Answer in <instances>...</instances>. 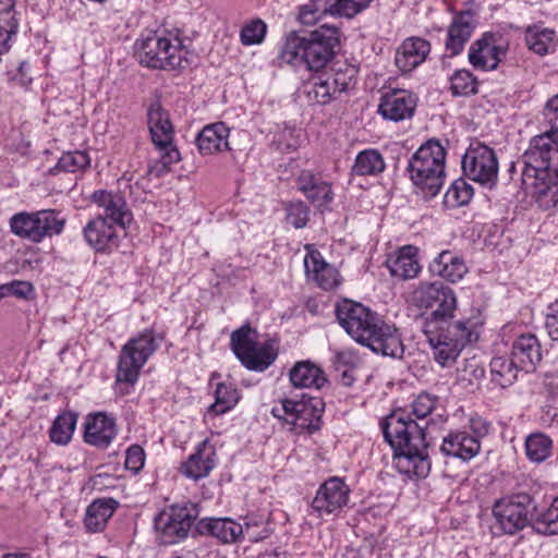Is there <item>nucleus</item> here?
I'll use <instances>...</instances> for the list:
<instances>
[{"instance_id": "nucleus-34", "label": "nucleus", "mask_w": 558, "mask_h": 558, "mask_svg": "<svg viewBox=\"0 0 558 558\" xmlns=\"http://www.w3.org/2000/svg\"><path fill=\"white\" fill-rule=\"evenodd\" d=\"M117 507L118 502L112 498H99L94 500L85 511L84 524L86 530L92 533L102 531Z\"/></svg>"}, {"instance_id": "nucleus-40", "label": "nucleus", "mask_w": 558, "mask_h": 558, "mask_svg": "<svg viewBox=\"0 0 558 558\" xmlns=\"http://www.w3.org/2000/svg\"><path fill=\"white\" fill-rule=\"evenodd\" d=\"M11 232L34 243L40 242L36 213H17L10 219Z\"/></svg>"}, {"instance_id": "nucleus-61", "label": "nucleus", "mask_w": 558, "mask_h": 558, "mask_svg": "<svg viewBox=\"0 0 558 558\" xmlns=\"http://www.w3.org/2000/svg\"><path fill=\"white\" fill-rule=\"evenodd\" d=\"M470 429L473 434L472 437H476L481 442V439L490 433L492 424L486 418L475 415L470 418Z\"/></svg>"}, {"instance_id": "nucleus-31", "label": "nucleus", "mask_w": 558, "mask_h": 558, "mask_svg": "<svg viewBox=\"0 0 558 558\" xmlns=\"http://www.w3.org/2000/svg\"><path fill=\"white\" fill-rule=\"evenodd\" d=\"M444 454L469 461L481 450V442L466 432H452L448 434L440 447Z\"/></svg>"}, {"instance_id": "nucleus-23", "label": "nucleus", "mask_w": 558, "mask_h": 558, "mask_svg": "<svg viewBox=\"0 0 558 558\" xmlns=\"http://www.w3.org/2000/svg\"><path fill=\"white\" fill-rule=\"evenodd\" d=\"M117 436V425L106 413L89 414L85 421L84 441L97 448H107Z\"/></svg>"}, {"instance_id": "nucleus-24", "label": "nucleus", "mask_w": 558, "mask_h": 558, "mask_svg": "<svg viewBox=\"0 0 558 558\" xmlns=\"http://www.w3.org/2000/svg\"><path fill=\"white\" fill-rule=\"evenodd\" d=\"M216 466V450L207 439L199 442L185 462L182 463L181 473L193 481L207 477Z\"/></svg>"}, {"instance_id": "nucleus-64", "label": "nucleus", "mask_w": 558, "mask_h": 558, "mask_svg": "<svg viewBox=\"0 0 558 558\" xmlns=\"http://www.w3.org/2000/svg\"><path fill=\"white\" fill-rule=\"evenodd\" d=\"M3 558H31L26 554H7L3 556Z\"/></svg>"}, {"instance_id": "nucleus-25", "label": "nucleus", "mask_w": 558, "mask_h": 558, "mask_svg": "<svg viewBox=\"0 0 558 558\" xmlns=\"http://www.w3.org/2000/svg\"><path fill=\"white\" fill-rule=\"evenodd\" d=\"M147 123L156 148L177 147L173 143V128L168 113L158 101L153 102L148 108Z\"/></svg>"}, {"instance_id": "nucleus-52", "label": "nucleus", "mask_w": 558, "mask_h": 558, "mask_svg": "<svg viewBox=\"0 0 558 558\" xmlns=\"http://www.w3.org/2000/svg\"><path fill=\"white\" fill-rule=\"evenodd\" d=\"M450 89L454 96H469L477 93V81L468 70H458L450 77Z\"/></svg>"}, {"instance_id": "nucleus-41", "label": "nucleus", "mask_w": 558, "mask_h": 558, "mask_svg": "<svg viewBox=\"0 0 558 558\" xmlns=\"http://www.w3.org/2000/svg\"><path fill=\"white\" fill-rule=\"evenodd\" d=\"M492 381L501 388L511 386L518 376L520 366L513 357L496 356L490 361Z\"/></svg>"}, {"instance_id": "nucleus-17", "label": "nucleus", "mask_w": 558, "mask_h": 558, "mask_svg": "<svg viewBox=\"0 0 558 558\" xmlns=\"http://www.w3.org/2000/svg\"><path fill=\"white\" fill-rule=\"evenodd\" d=\"M508 44L498 34H485L472 44L469 51L470 63L480 70H495L506 57Z\"/></svg>"}, {"instance_id": "nucleus-57", "label": "nucleus", "mask_w": 558, "mask_h": 558, "mask_svg": "<svg viewBox=\"0 0 558 558\" xmlns=\"http://www.w3.org/2000/svg\"><path fill=\"white\" fill-rule=\"evenodd\" d=\"M34 291L32 283L27 281H12L0 286V300L5 296H16L20 299H28Z\"/></svg>"}, {"instance_id": "nucleus-1", "label": "nucleus", "mask_w": 558, "mask_h": 558, "mask_svg": "<svg viewBox=\"0 0 558 558\" xmlns=\"http://www.w3.org/2000/svg\"><path fill=\"white\" fill-rule=\"evenodd\" d=\"M519 163L522 183L538 205L558 208V132L546 130L533 136Z\"/></svg>"}, {"instance_id": "nucleus-62", "label": "nucleus", "mask_w": 558, "mask_h": 558, "mask_svg": "<svg viewBox=\"0 0 558 558\" xmlns=\"http://www.w3.org/2000/svg\"><path fill=\"white\" fill-rule=\"evenodd\" d=\"M356 362L357 356L352 351L343 350L336 353L333 366L336 372H340L342 368H354Z\"/></svg>"}, {"instance_id": "nucleus-21", "label": "nucleus", "mask_w": 558, "mask_h": 558, "mask_svg": "<svg viewBox=\"0 0 558 558\" xmlns=\"http://www.w3.org/2000/svg\"><path fill=\"white\" fill-rule=\"evenodd\" d=\"M417 97L405 89H395L383 96L378 112L384 119L399 122L412 118Z\"/></svg>"}, {"instance_id": "nucleus-54", "label": "nucleus", "mask_w": 558, "mask_h": 558, "mask_svg": "<svg viewBox=\"0 0 558 558\" xmlns=\"http://www.w3.org/2000/svg\"><path fill=\"white\" fill-rule=\"evenodd\" d=\"M288 223L296 229L304 228L310 218V208L302 201L291 202L286 207Z\"/></svg>"}, {"instance_id": "nucleus-56", "label": "nucleus", "mask_w": 558, "mask_h": 558, "mask_svg": "<svg viewBox=\"0 0 558 558\" xmlns=\"http://www.w3.org/2000/svg\"><path fill=\"white\" fill-rule=\"evenodd\" d=\"M437 402V397L422 392L411 404L412 414L415 415L416 418H425L435 410Z\"/></svg>"}, {"instance_id": "nucleus-38", "label": "nucleus", "mask_w": 558, "mask_h": 558, "mask_svg": "<svg viewBox=\"0 0 558 558\" xmlns=\"http://www.w3.org/2000/svg\"><path fill=\"white\" fill-rule=\"evenodd\" d=\"M525 41L529 49L539 56L555 51L557 45L555 32L538 25L527 27Z\"/></svg>"}, {"instance_id": "nucleus-53", "label": "nucleus", "mask_w": 558, "mask_h": 558, "mask_svg": "<svg viewBox=\"0 0 558 558\" xmlns=\"http://www.w3.org/2000/svg\"><path fill=\"white\" fill-rule=\"evenodd\" d=\"M534 529L541 534H558V497L554 499L546 511L536 517Z\"/></svg>"}, {"instance_id": "nucleus-7", "label": "nucleus", "mask_w": 558, "mask_h": 558, "mask_svg": "<svg viewBox=\"0 0 558 558\" xmlns=\"http://www.w3.org/2000/svg\"><path fill=\"white\" fill-rule=\"evenodd\" d=\"M160 341L161 339L148 329L129 339L118 355L116 381L130 386L135 385L142 368L157 351Z\"/></svg>"}, {"instance_id": "nucleus-44", "label": "nucleus", "mask_w": 558, "mask_h": 558, "mask_svg": "<svg viewBox=\"0 0 558 558\" xmlns=\"http://www.w3.org/2000/svg\"><path fill=\"white\" fill-rule=\"evenodd\" d=\"M241 538H247L253 543L267 538L271 533L268 517L265 514H247L244 518V523L241 524Z\"/></svg>"}, {"instance_id": "nucleus-59", "label": "nucleus", "mask_w": 558, "mask_h": 558, "mask_svg": "<svg viewBox=\"0 0 558 558\" xmlns=\"http://www.w3.org/2000/svg\"><path fill=\"white\" fill-rule=\"evenodd\" d=\"M544 120L548 124V131L558 133V94L551 97L544 108Z\"/></svg>"}, {"instance_id": "nucleus-49", "label": "nucleus", "mask_w": 558, "mask_h": 558, "mask_svg": "<svg viewBox=\"0 0 558 558\" xmlns=\"http://www.w3.org/2000/svg\"><path fill=\"white\" fill-rule=\"evenodd\" d=\"M37 214V223L40 232V242L46 236L60 234L64 228L65 219L52 209L39 210Z\"/></svg>"}, {"instance_id": "nucleus-15", "label": "nucleus", "mask_w": 558, "mask_h": 558, "mask_svg": "<svg viewBox=\"0 0 558 558\" xmlns=\"http://www.w3.org/2000/svg\"><path fill=\"white\" fill-rule=\"evenodd\" d=\"M373 0H310L304 4L299 14L303 24H312L320 15H332L352 19L368 8Z\"/></svg>"}, {"instance_id": "nucleus-30", "label": "nucleus", "mask_w": 558, "mask_h": 558, "mask_svg": "<svg viewBox=\"0 0 558 558\" xmlns=\"http://www.w3.org/2000/svg\"><path fill=\"white\" fill-rule=\"evenodd\" d=\"M511 356L521 369L530 372L542 360V349L537 337L533 333H523L512 343Z\"/></svg>"}, {"instance_id": "nucleus-26", "label": "nucleus", "mask_w": 558, "mask_h": 558, "mask_svg": "<svg viewBox=\"0 0 558 558\" xmlns=\"http://www.w3.org/2000/svg\"><path fill=\"white\" fill-rule=\"evenodd\" d=\"M304 267L310 279L322 289L331 290L339 284V272L317 251H310L304 257Z\"/></svg>"}, {"instance_id": "nucleus-12", "label": "nucleus", "mask_w": 558, "mask_h": 558, "mask_svg": "<svg viewBox=\"0 0 558 558\" xmlns=\"http://www.w3.org/2000/svg\"><path fill=\"white\" fill-rule=\"evenodd\" d=\"M336 316L347 333L362 345L383 320L376 312L350 300L337 305Z\"/></svg>"}, {"instance_id": "nucleus-37", "label": "nucleus", "mask_w": 558, "mask_h": 558, "mask_svg": "<svg viewBox=\"0 0 558 558\" xmlns=\"http://www.w3.org/2000/svg\"><path fill=\"white\" fill-rule=\"evenodd\" d=\"M14 5V0H0V54L11 48L17 32Z\"/></svg>"}, {"instance_id": "nucleus-32", "label": "nucleus", "mask_w": 558, "mask_h": 558, "mask_svg": "<svg viewBox=\"0 0 558 558\" xmlns=\"http://www.w3.org/2000/svg\"><path fill=\"white\" fill-rule=\"evenodd\" d=\"M229 129L222 122L208 124L196 137V144L202 155H213L229 149Z\"/></svg>"}, {"instance_id": "nucleus-45", "label": "nucleus", "mask_w": 558, "mask_h": 558, "mask_svg": "<svg viewBox=\"0 0 558 558\" xmlns=\"http://www.w3.org/2000/svg\"><path fill=\"white\" fill-rule=\"evenodd\" d=\"M239 401V392L231 383H219L215 390V402L209 407L208 412L215 415L230 411Z\"/></svg>"}, {"instance_id": "nucleus-11", "label": "nucleus", "mask_w": 558, "mask_h": 558, "mask_svg": "<svg viewBox=\"0 0 558 558\" xmlns=\"http://www.w3.org/2000/svg\"><path fill=\"white\" fill-rule=\"evenodd\" d=\"M324 402L317 397H305L301 400H283L275 405L271 414L290 424L298 432H315L320 428Z\"/></svg>"}, {"instance_id": "nucleus-28", "label": "nucleus", "mask_w": 558, "mask_h": 558, "mask_svg": "<svg viewBox=\"0 0 558 558\" xmlns=\"http://www.w3.org/2000/svg\"><path fill=\"white\" fill-rule=\"evenodd\" d=\"M430 51V44L420 37L407 38L396 52V65L402 72H411L422 64Z\"/></svg>"}, {"instance_id": "nucleus-55", "label": "nucleus", "mask_w": 558, "mask_h": 558, "mask_svg": "<svg viewBox=\"0 0 558 558\" xmlns=\"http://www.w3.org/2000/svg\"><path fill=\"white\" fill-rule=\"evenodd\" d=\"M266 31L267 26L263 21H253L242 28L241 41L247 46L260 44L266 35Z\"/></svg>"}, {"instance_id": "nucleus-4", "label": "nucleus", "mask_w": 558, "mask_h": 558, "mask_svg": "<svg viewBox=\"0 0 558 558\" xmlns=\"http://www.w3.org/2000/svg\"><path fill=\"white\" fill-rule=\"evenodd\" d=\"M482 325L483 322L477 316L457 320L445 326H436L429 323L426 327H423L434 360L442 367L451 366L463 348L478 339V329Z\"/></svg>"}, {"instance_id": "nucleus-33", "label": "nucleus", "mask_w": 558, "mask_h": 558, "mask_svg": "<svg viewBox=\"0 0 558 558\" xmlns=\"http://www.w3.org/2000/svg\"><path fill=\"white\" fill-rule=\"evenodd\" d=\"M429 270L433 275L456 283L468 272V267L464 260L454 253L442 251L429 264Z\"/></svg>"}, {"instance_id": "nucleus-39", "label": "nucleus", "mask_w": 558, "mask_h": 558, "mask_svg": "<svg viewBox=\"0 0 558 558\" xmlns=\"http://www.w3.org/2000/svg\"><path fill=\"white\" fill-rule=\"evenodd\" d=\"M302 93L312 105H326L337 98L327 76H318L306 82L302 86Z\"/></svg>"}, {"instance_id": "nucleus-3", "label": "nucleus", "mask_w": 558, "mask_h": 558, "mask_svg": "<svg viewBox=\"0 0 558 558\" xmlns=\"http://www.w3.org/2000/svg\"><path fill=\"white\" fill-rule=\"evenodd\" d=\"M338 46V29L323 25L307 36H300L295 32L288 34L278 58L281 63L295 69L319 71L332 60Z\"/></svg>"}, {"instance_id": "nucleus-8", "label": "nucleus", "mask_w": 558, "mask_h": 558, "mask_svg": "<svg viewBox=\"0 0 558 558\" xmlns=\"http://www.w3.org/2000/svg\"><path fill=\"white\" fill-rule=\"evenodd\" d=\"M536 505L525 493L512 494L500 498L494 504L490 526L494 535H514L526 527L531 521Z\"/></svg>"}, {"instance_id": "nucleus-58", "label": "nucleus", "mask_w": 558, "mask_h": 558, "mask_svg": "<svg viewBox=\"0 0 558 558\" xmlns=\"http://www.w3.org/2000/svg\"><path fill=\"white\" fill-rule=\"evenodd\" d=\"M145 462V451L138 445H132L125 453V462L124 465L128 470L137 473L144 466Z\"/></svg>"}, {"instance_id": "nucleus-35", "label": "nucleus", "mask_w": 558, "mask_h": 558, "mask_svg": "<svg viewBox=\"0 0 558 558\" xmlns=\"http://www.w3.org/2000/svg\"><path fill=\"white\" fill-rule=\"evenodd\" d=\"M387 267L393 277L404 280L416 277L421 270L416 248L411 245L401 247L395 256L388 258Z\"/></svg>"}, {"instance_id": "nucleus-47", "label": "nucleus", "mask_w": 558, "mask_h": 558, "mask_svg": "<svg viewBox=\"0 0 558 558\" xmlns=\"http://www.w3.org/2000/svg\"><path fill=\"white\" fill-rule=\"evenodd\" d=\"M473 186L463 179L454 180L444 196L447 208H458L469 204L473 196Z\"/></svg>"}, {"instance_id": "nucleus-63", "label": "nucleus", "mask_w": 558, "mask_h": 558, "mask_svg": "<svg viewBox=\"0 0 558 558\" xmlns=\"http://www.w3.org/2000/svg\"><path fill=\"white\" fill-rule=\"evenodd\" d=\"M340 375V381L343 386L350 387L354 381L353 368H342L338 372Z\"/></svg>"}, {"instance_id": "nucleus-36", "label": "nucleus", "mask_w": 558, "mask_h": 558, "mask_svg": "<svg viewBox=\"0 0 558 558\" xmlns=\"http://www.w3.org/2000/svg\"><path fill=\"white\" fill-rule=\"evenodd\" d=\"M290 383L295 388H316L320 389L326 377L324 372L310 361H301L290 369Z\"/></svg>"}, {"instance_id": "nucleus-16", "label": "nucleus", "mask_w": 558, "mask_h": 558, "mask_svg": "<svg viewBox=\"0 0 558 558\" xmlns=\"http://www.w3.org/2000/svg\"><path fill=\"white\" fill-rule=\"evenodd\" d=\"M350 496V488L345 482L332 476L326 480L317 489L312 501V509L318 517L338 514L347 506Z\"/></svg>"}, {"instance_id": "nucleus-29", "label": "nucleus", "mask_w": 558, "mask_h": 558, "mask_svg": "<svg viewBox=\"0 0 558 558\" xmlns=\"http://www.w3.org/2000/svg\"><path fill=\"white\" fill-rule=\"evenodd\" d=\"M201 534H208L221 543L230 544L241 539V524L229 518H204L196 523Z\"/></svg>"}, {"instance_id": "nucleus-43", "label": "nucleus", "mask_w": 558, "mask_h": 558, "mask_svg": "<svg viewBox=\"0 0 558 558\" xmlns=\"http://www.w3.org/2000/svg\"><path fill=\"white\" fill-rule=\"evenodd\" d=\"M385 161L381 154L376 149H365L355 157L352 172L355 175H377L385 170Z\"/></svg>"}, {"instance_id": "nucleus-51", "label": "nucleus", "mask_w": 558, "mask_h": 558, "mask_svg": "<svg viewBox=\"0 0 558 558\" xmlns=\"http://www.w3.org/2000/svg\"><path fill=\"white\" fill-rule=\"evenodd\" d=\"M159 153V160L149 165L147 174L160 178L170 170V167L180 161L181 156L177 147L156 148Z\"/></svg>"}, {"instance_id": "nucleus-9", "label": "nucleus", "mask_w": 558, "mask_h": 558, "mask_svg": "<svg viewBox=\"0 0 558 558\" xmlns=\"http://www.w3.org/2000/svg\"><path fill=\"white\" fill-rule=\"evenodd\" d=\"M412 302L420 308L432 310L424 319L423 327L429 323L436 326L453 324L457 310V296L453 290L442 282H422L412 293Z\"/></svg>"}, {"instance_id": "nucleus-14", "label": "nucleus", "mask_w": 558, "mask_h": 558, "mask_svg": "<svg viewBox=\"0 0 558 558\" xmlns=\"http://www.w3.org/2000/svg\"><path fill=\"white\" fill-rule=\"evenodd\" d=\"M463 173L472 181L493 187L498 177L497 156L484 144L471 145L462 158Z\"/></svg>"}, {"instance_id": "nucleus-50", "label": "nucleus", "mask_w": 558, "mask_h": 558, "mask_svg": "<svg viewBox=\"0 0 558 558\" xmlns=\"http://www.w3.org/2000/svg\"><path fill=\"white\" fill-rule=\"evenodd\" d=\"M356 73L357 71L354 66L342 64L335 70L332 75H327L337 97L354 87Z\"/></svg>"}, {"instance_id": "nucleus-20", "label": "nucleus", "mask_w": 558, "mask_h": 558, "mask_svg": "<svg viewBox=\"0 0 558 558\" xmlns=\"http://www.w3.org/2000/svg\"><path fill=\"white\" fill-rule=\"evenodd\" d=\"M373 352L384 356L401 359L404 353V344L399 329L384 319L376 327L365 343Z\"/></svg>"}, {"instance_id": "nucleus-48", "label": "nucleus", "mask_w": 558, "mask_h": 558, "mask_svg": "<svg viewBox=\"0 0 558 558\" xmlns=\"http://www.w3.org/2000/svg\"><path fill=\"white\" fill-rule=\"evenodd\" d=\"M90 166V158L86 151L75 150L64 153L54 168L50 169V173L56 174L62 172L84 171Z\"/></svg>"}, {"instance_id": "nucleus-6", "label": "nucleus", "mask_w": 558, "mask_h": 558, "mask_svg": "<svg viewBox=\"0 0 558 558\" xmlns=\"http://www.w3.org/2000/svg\"><path fill=\"white\" fill-rule=\"evenodd\" d=\"M446 150L435 140L427 141L411 157L408 172L417 193L425 198L438 194L445 181Z\"/></svg>"}, {"instance_id": "nucleus-42", "label": "nucleus", "mask_w": 558, "mask_h": 558, "mask_svg": "<svg viewBox=\"0 0 558 558\" xmlns=\"http://www.w3.org/2000/svg\"><path fill=\"white\" fill-rule=\"evenodd\" d=\"M77 423V414L70 411L60 413L49 430L50 440L57 445L64 446L69 444L74 434Z\"/></svg>"}, {"instance_id": "nucleus-22", "label": "nucleus", "mask_w": 558, "mask_h": 558, "mask_svg": "<svg viewBox=\"0 0 558 558\" xmlns=\"http://www.w3.org/2000/svg\"><path fill=\"white\" fill-rule=\"evenodd\" d=\"M90 198L94 204L102 208L104 214L101 215L107 217L110 222L118 225L121 230H124L132 221V213L124 197L119 193L98 190L92 194Z\"/></svg>"}, {"instance_id": "nucleus-46", "label": "nucleus", "mask_w": 558, "mask_h": 558, "mask_svg": "<svg viewBox=\"0 0 558 558\" xmlns=\"http://www.w3.org/2000/svg\"><path fill=\"white\" fill-rule=\"evenodd\" d=\"M551 448V439L543 433L531 434L525 440L526 457L534 463H541L548 459Z\"/></svg>"}, {"instance_id": "nucleus-10", "label": "nucleus", "mask_w": 558, "mask_h": 558, "mask_svg": "<svg viewBox=\"0 0 558 558\" xmlns=\"http://www.w3.org/2000/svg\"><path fill=\"white\" fill-rule=\"evenodd\" d=\"M231 348L235 356L250 371L264 372L277 359V351L269 341L257 342L256 331L248 325L231 333Z\"/></svg>"}, {"instance_id": "nucleus-60", "label": "nucleus", "mask_w": 558, "mask_h": 558, "mask_svg": "<svg viewBox=\"0 0 558 558\" xmlns=\"http://www.w3.org/2000/svg\"><path fill=\"white\" fill-rule=\"evenodd\" d=\"M545 327L551 340H558V300L548 306Z\"/></svg>"}, {"instance_id": "nucleus-18", "label": "nucleus", "mask_w": 558, "mask_h": 558, "mask_svg": "<svg viewBox=\"0 0 558 558\" xmlns=\"http://www.w3.org/2000/svg\"><path fill=\"white\" fill-rule=\"evenodd\" d=\"M118 229H120L118 225L107 220V217L98 215L86 223L83 235L87 244L96 252L110 253L119 246Z\"/></svg>"}, {"instance_id": "nucleus-13", "label": "nucleus", "mask_w": 558, "mask_h": 558, "mask_svg": "<svg viewBox=\"0 0 558 558\" xmlns=\"http://www.w3.org/2000/svg\"><path fill=\"white\" fill-rule=\"evenodd\" d=\"M196 517L197 510L193 504L172 506L161 511L155 518V529L160 543L170 545L185 538Z\"/></svg>"}, {"instance_id": "nucleus-2", "label": "nucleus", "mask_w": 558, "mask_h": 558, "mask_svg": "<svg viewBox=\"0 0 558 558\" xmlns=\"http://www.w3.org/2000/svg\"><path fill=\"white\" fill-rule=\"evenodd\" d=\"M385 440L393 449V464L408 477H425L430 470L424 428L399 410L380 423Z\"/></svg>"}, {"instance_id": "nucleus-19", "label": "nucleus", "mask_w": 558, "mask_h": 558, "mask_svg": "<svg viewBox=\"0 0 558 558\" xmlns=\"http://www.w3.org/2000/svg\"><path fill=\"white\" fill-rule=\"evenodd\" d=\"M298 190L312 205L320 210L327 208L333 201L332 185L312 170H302L295 179Z\"/></svg>"}, {"instance_id": "nucleus-27", "label": "nucleus", "mask_w": 558, "mask_h": 558, "mask_svg": "<svg viewBox=\"0 0 558 558\" xmlns=\"http://www.w3.org/2000/svg\"><path fill=\"white\" fill-rule=\"evenodd\" d=\"M475 28L474 15L471 11L456 14L448 27L446 49L452 54H459L470 40Z\"/></svg>"}, {"instance_id": "nucleus-5", "label": "nucleus", "mask_w": 558, "mask_h": 558, "mask_svg": "<svg viewBox=\"0 0 558 558\" xmlns=\"http://www.w3.org/2000/svg\"><path fill=\"white\" fill-rule=\"evenodd\" d=\"M141 64L161 70L183 68L187 50L178 31L148 32L135 41Z\"/></svg>"}]
</instances>
